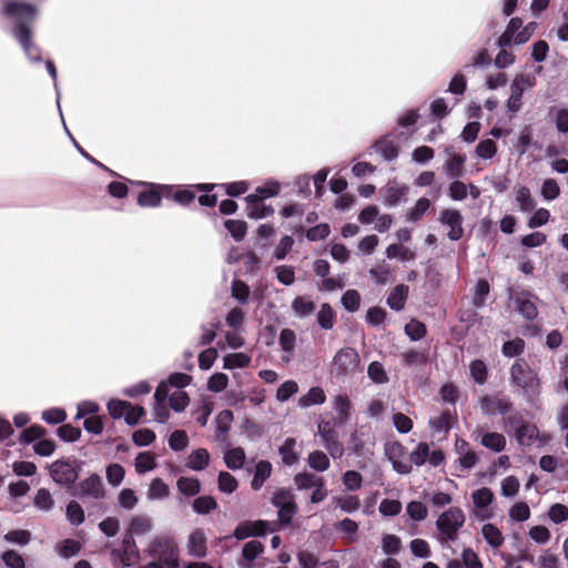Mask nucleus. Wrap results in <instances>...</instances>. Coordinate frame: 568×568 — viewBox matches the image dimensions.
<instances>
[{
	"label": "nucleus",
	"instance_id": "f257e3e1",
	"mask_svg": "<svg viewBox=\"0 0 568 568\" xmlns=\"http://www.w3.org/2000/svg\"><path fill=\"white\" fill-rule=\"evenodd\" d=\"M152 560L139 568H180V550L175 539L170 535L155 536L146 548Z\"/></svg>",
	"mask_w": 568,
	"mask_h": 568
},
{
	"label": "nucleus",
	"instance_id": "f03ea898",
	"mask_svg": "<svg viewBox=\"0 0 568 568\" xmlns=\"http://www.w3.org/2000/svg\"><path fill=\"white\" fill-rule=\"evenodd\" d=\"M510 381L523 389L527 403L535 405L540 393L537 375L523 359H517L510 368Z\"/></svg>",
	"mask_w": 568,
	"mask_h": 568
},
{
	"label": "nucleus",
	"instance_id": "7ed1b4c3",
	"mask_svg": "<svg viewBox=\"0 0 568 568\" xmlns=\"http://www.w3.org/2000/svg\"><path fill=\"white\" fill-rule=\"evenodd\" d=\"M2 14L14 23L11 32L16 38L18 30H32L31 24L37 20L38 8L29 2L10 0L4 3Z\"/></svg>",
	"mask_w": 568,
	"mask_h": 568
},
{
	"label": "nucleus",
	"instance_id": "20e7f679",
	"mask_svg": "<svg viewBox=\"0 0 568 568\" xmlns=\"http://www.w3.org/2000/svg\"><path fill=\"white\" fill-rule=\"evenodd\" d=\"M466 516L459 507H450L440 514L435 523L438 530L437 540L445 547L448 542L458 538V532L464 526Z\"/></svg>",
	"mask_w": 568,
	"mask_h": 568
},
{
	"label": "nucleus",
	"instance_id": "39448f33",
	"mask_svg": "<svg viewBox=\"0 0 568 568\" xmlns=\"http://www.w3.org/2000/svg\"><path fill=\"white\" fill-rule=\"evenodd\" d=\"M504 429L507 433L513 432L517 443L520 446H530L539 437L538 427L527 422L520 413H513L503 418Z\"/></svg>",
	"mask_w": 568,
	"mask_h": 568
},
{
	"label": "nucleus",
	"instance_id": "423d86ee",
	"mask_svg": "<svg viewBox=\"0 0 568 568\" xmlns=\"http://www.w3.org/2000/svg\"><path fill=\"white\" fill-rule=\"evenodd\" d=\"M359 355L353 347H343L334 355L331 373L337 378L349 376L358 369Z\"/></svg>",
	"mask_w": 568,
	"mask_h": 568
},
{
	"label": "nucleus",
	"instance_id": "0eeeda50",
	"mask_svg": "<svg viewBox=\"0 0 568 568\" xmlns=\"http://www.w3.org/2000/svg\"><path fill=\"white\" fill-rule=\"evenodd\" d=\"M274 507L277 508L278 519L282 524L288 525L296 513L294 495L290 489L276 490L271 499Z\"/></svg>",
	"mask_w": 568,
	"mask_h": 568
},
{
	"label": "nucleus",
	"instance_id": "6e6552de",
	"mask_svg": "<svg viewBox=\"0 0 568 568\" xmlns=\"http://www.w3.org/2000/svg\"><path fill=\"white\" fill-rule=\"evenodd\" d=\"M480 408L485 415H501L504 418L513 413H519L514 409V404L505 395H485L480 398Z\"/></svg>",
	"mask_w": 568,
	"mask_h": 568
},
{
	"label": "nucleus",
	"instance_id": "1a4fd4ad",
	"mask_svg": "<svg viewBox=\"0 0 568 568\" xmlns=\"http://www.w3.org/2000/svg\"><path fill=\"white\" fill-rule=\"evenodd\" d=\"M111 555L114 557V568L130 567L133 561L140 558V552L136 547L132 534H125L120 549H113Z\"/></svg>",
	"mask_w": 568,
	"mask_h": 568
},
{
	"label": "nucleus",
	"instance_id": "9d476101",
	"mask_svg": "<svg viewBox=\"0 0 568 568\" xmlns=\"http://www.w3.org/2000/svg\"><path fill=\"white\" fill-rule=\"evenodd\" d=\"M517 312L527 321H534L538 316L536 302L538 297L527 291L510 293Z\"/></svg>",
	"mask_w": 568,
	"mask_h": 568
},
{
	"label": "nucleus",
	"instance_id": "9b49d317",
	"mask_svg": "<svg viewBox=\"0 0 568 568\" xmlns=\"http://www.w3.org/2000/svg\"><path fill=\"white\" fill-rule=\"evenodd\" d=\"M536 83L534 77L528 74H520L515 78L510 85V97L507 101V109L510 112H517L521 108V98L525 89L532 88Z\"/></svg>",
	"mask_w": 568,
	"mask_h": 568
},
{
	"label": "nucleus",
	"instance_id": "f8f14e48",
	"mask_svg": "<svg viewBox=\"0 0 568 568\" xmlns=\"http://www.w3.org/2000/svg\"><path fill=\"white\" fill-rule=\"evenodd\" d=\"M270 528V523L266 520H245L240 523L234 531L232 537L236 540H244L248 537H262L265 536ZM231 536H225L224 539H230Z\"/></svg>",
	"mask_w": 568,
	"mask_h": 568
},
{
	"label": "nucleus",
	"instance_id": "ddd939ff",
	"mask_svg": "<svg viewBox=\"0 0 568 568\" xmlns=\"http://www.w3.org/2000/svg\"><path fill=\"white\" fill-rule=\"evenodd\" d=\"M50 475L52 479L63 486H69L78 479V470L73 463L68 460H55L50 466Z\"/></svg>",
	"mask_w": 568,
	"mask_h": 568
},
{
	"label": "nucleus",
	"instance_id": "4468645a",
	"mask_svg": "<svg viewBox=\"0 0 568 568\" xmlns=\"http://www.w3.org/2000/svg\"><path fill=\"white\" fill-rule=\"evenodd\" d=\"M78 489V497L83 500L87 498L99 500L105 496L102 479L98 474H92L88 478L80 481Z\"/></svg>",
	"mask_w": 568,
	"mask_h": 568
},
{
	"label": "nucleus",
	"instance_id": "2eb2a0df",
	"mask_svg": "<svg viewBox=\"0 0 568 568\" xmlns=\"http://www.w3.org/2000/svg\"><path fill=\"white\" fill-rule=\"evenodd\" d=\"M318 434L323 439V445L327 453L334 458H342L344 455L343 445L337 439V434L329 423L318 424Z\"/></svg>",
	"mask_w": 568,
	"mask_h": 568
},
{
	"label": "nucleus",
	"instance_id": "dca6fc26",
	"mask_svg": "<svg viewBox=\"0 0 568 568\" xmlns=\"http://www.w3.org/2000/svg\"><path fill=\"white\" fill-rule=\"evenodd\" d=\"M439 221L443 225L449 227V232L447 234L448 239L452 241H458L462 239L464 234L463 229V216L459 211L445 209L440 213Z\"/></svg>",
	"mask_w": 568,
	"mask_h": 568
},
{
	"label": "nucleus",
	"instance_id": "f3484780",
	"mask_svg": "<svg viewBox=\"0 0 568 568\" xmlns=\"http://www.w3.org/2000/svg\"><path fill=\"white\" fill-rule=\"evenodd\" d=\"M32 37V30H18V34L14 39L22 48L28 60L30 62L39 63L42 61L41 49L37 43H34Z\"/></svg>",
	"mask_w": 568,
	"mask_h": 568
},
{
	"label": "nucleus",
	"instance_id": "a211bd4d",
	"mask_svg": "<svg viewBox=\"0 0 568 568\" xmlns=\"http://www.w3.org/2000/svg\"><path fill=\"white\" fill-rule=\"evenodd\" d=\"M187 554L191 557L202 559L207 555L206 535L201 528L194 529L187 537Z\"/></svg>",
	"mask_w": 568,
	"mask_h": 568
},
{
	"label": "nucleus",
	"instance_id": "6ab92c4d",
	"mask_svg": "<svg viewBox=\"0 0 568 568\" xmlns=\"http://www.w3.org/2000/svg\"><path fill=\"white\" fill-rule=\"evenodd\" d=\"M465 162L466 155L464 154H453L445 162L443 170L447 178L449 179H460L465 175Z\"/></svg>",
	"mask_w": 568,
	"mask_h": 568
},
{
	"label": "nucleus",
	"instance_id": "aec40b11",
	"mask_svg": "<svg viewBox=\"0 0 568 568\" xmlns=\"http://www.w3.org/2000/svg\"><path fill=\"white\" fill-rule=\"evenodd\" d=\"M152 190L142 191L138 196V204L143 207H158L161 205L162 196L159 190H169L170 186L152 184Z\"/></svg>",
	"mask_w": 568,
	"mask_h": 568
},
{
	"label": "nucleus",
	"instance_id": "412c9836",
	"mask_svg": "<svg viewBox=\"0 0 568 568\" xmlns=\"http://www.w3.org/2000/svg\"><path fill=\"white\" fill-rule=\"evenodd\" d=\"M282 462L286 466H293L300 459V453L296 450V439L288 437L278 448Z\"/></svg>",
	"mask_w": 568,
	"mask_h": 568
},
{
	"label": "nucleus",
	"instance_id": "4be33fe9",
	"mask_svg": "<svg viewBox=\"0 0 568 568\" xmlns=\"http://www.w3.org/2000/svg\"><path fill=\"white\" fill-rule=\"evenodd\" d=\"M153 528L152 519L146 515L132 516L129 524V530L126 534L132 536H142L149 534Z\"/></svg>",
	"mask_w": 568,
	"mask_h": 568
},
{
	"label": "nucleus",
	"instance_id": "5701e85b",
	"mask_svg": "<svg viewBox=\"0 0 568 568\" xmlns=\"http://www.w3.org/2000/svg\"><path fill=\"white\" fill-rule=\"evenodd\" d=\"M408 286L405 284L396 285L387 296L386 304L394 311H402L408 296Z\"/></svg>",
	"mask_w": 568,
	"mask_h": 568
},
{
	"label": "nucleus",
	"instance_id": "b1692460",
	"mask_svg": "<svg viewBox=\"0 0 568 568\" xmlns=\"http://www.w3.org/2000/svg\"><path fill=\"white\" fill-rule=\"evenodd\" d=\"M292 311L298 318H304L312 315L315 311V303L310 296H296L292 301Z\"/></svg>",
	"mask_w": 568,
	"mask_h": 568
},
{
	"label": "nucleus",
	"instance_id": "393cba45",
	"mask_svg": "<svg viewBox=\"0 0 568 568\" xmlns=\"http://www.w3.org/2000/svg\"><path fill=\"white\" fill-rule=\"evenodd\" d=\"M515 201L520 212H531L536 206V201L531 196L530 190L525 185L515 189Z\"/></svg>",
	"mask_w": 568,
	"mask_h": 568
},
{
	"label": "nucleus",
	"instance_id": "a878e982",
	"mask_svg": "<svg viewBox=\"0 0 568 568\" xmlns=\"http://www.w3.org/2000/svg\"><path fill=\"white\" fill-rule=\"evenodd\" d=\"M233 413L230 409L221 410L216 418V439L221 443L226 442L225 434L231 429Z\"/></svg>",
	"mask_w": 568,
	"mask_h": 568
},
{
	"label": "nucleus",
	"instance_id": "bb28decb",
	"mask_svg": "<svg viewBox=\"0 0 568 568\" xmlns=\"http://www.w3.org/2000/svg\"><path fill=\"white\" fill-rule=\"evenodd\" d=\"M271 473H272V465H271V463L267 462V460H260L255 465L254 477H253V479L251 481L252 489L258 490L263 486L265 480L267 478H270Z\"/></svg>",
	"mask_w": 568,
	"mask_h": 568
},
{
	"label": "nucleus",
	"instance_id": "cd10ccee",
	"mask_svg": "<svg viewBox=\"0 0 568 568\" xmlns=\"http://www.w3.org/2000/svg\"><path fill=\"white\" fill-rule=\"evenodd\" d=\"M280 189H281L280 183H277L275 181H271V182L265 183L262 186L256 187L255 192L252 194H248L245 200L246 201H257V200L263 201L265 199L277 195L280 192Z\"/></svg>",
	"mask_w": 568,
	"mask_h": 568
},
{
	"label": "nucleus",
	"instance_id": "c85d7f7f",
	"mask_svg": "<svg viewBox=\"0 0 568 568\" xmlns=\"http://www.w3.org/2000/svg\"><path fill=\"white\" fill-rule=\"evenodd\" d=\"M325 400H326V395H325L324 390L321 387L315 386V387L310 388V390L305 395L300 397L298 406L301 408H307L313 405H321V404L325 403Z\"/></svg>",
	"mask_w": 568,
	"mask_h": 568
},
{
	"label": "nucleus",
	"instance_id": "c756f323",
	"mask_svg": "<svg viewBox=\"0 0 568 568\" xmlns=\"http://www.w3.org/2000/svg\"><path fill=\"white\" fill-rule=\"evenodd\" d=\"M481 534L486 542L491 548H499L504 544V536L499 528L495 526L494 524H485L481 527Z\"/></svg>",
	"mask_w": 568,
	"mask_h": 568
},
{
	"label": "nucleus",
	"instance_id": "7c9ffc66",
	"mask_svg": "<svg viewBox=\"0 0 568 568\" xmlns=\"http://www.w3.org/2000/svg\"><path fill=\"white\" fill-rule=\"evenodd\" d=\"M247 207H246V214L250 219H264L274 213V210L270 205H265L262 203V201H246Z\"/></svg>",
	"mask_w": 568,
	"mask_h": 568
},
{
	"label": "nucleus",
	"instance_id": "2f4dec72",
	"mask_svg": "<svg viewBox=\"0 0 568 568\" xmlns=\"http://www.w3.org/2000/svg\"><path fill=\"white\" fill-rule=\"evenodd\" d=\"M480 443L484 447L496 453H500L506 447L505 436L495 432L484 434Z\"/></svg>",
	"mask_w": 568,
	"mask_h": 568
},
{
	"label": "nucleus",
	"instance_id": "473e14b6",
	"mask_svg": "<svg viewBox=\"0 0 568 568\" xmlns=\"http://www.w3.org/2000/svg\"><path fill=\"white\" fill-rule=\"evenodd\" d=\"M209 452L204 448H200L190 454L186 466L193 470H202L209 465Z\"/></svg>",
	"mask_w": 568,
	"mask_h": 568
},
{
	"label": "nucleus",
	"instance_id": "72a5a7b5",
	"mask_svg": "<svg viewBox=\"0 0 568 568\" xmlns=\"http://www.w3.org/2000/svg\"><path fill=\"white\" fill-rule=\"evenodd\" d=\"M334 409L337 414V420L341 425L349 419L351 400L346 395H337L333 402Z\"/></svg>",
	"mask_w": 568,
	"mask_h": 568
},
{
	"label": "nucleus",
	"instance_id": "f704fd0d",
	"mask_svg": "<svg viewBox=\"0 0 568 568\" xmlns=\"http://www.w3.org/2000/svg\"><path fill=\"white\" fill-rule=\"evenodd\" d=\"M316 321L321 328L325 331L332 329L334 327L335 313L329 304L324 303L321 305Z\"/></svg>",
	"mask_w": 568,
	"mask_h": 568
},
{
	"label": "nucleus",
	"instance_id": "c9c22d12",
	"mask_svg": "<svg viewBox=\"0 0 568 568\" xmlns=\"http://www.w3.org/2000/svg\"><path fill=\"white\" fill-rule=\"evenodd\" d=\"M404 365L407 367H419L424 366L428 361V355L426 352L422 351H406L400 354Z\"/></svg>",
	"mask_w": 568,
	"mask_h": 568
},
{
	"label": "nucleus",
	"instance_id": "e433bc0d",
	"mask_svg": "<svg viewBox=\"0 0 568 568\" xmlns=\"http://www.w3.org/2000/svg\"><path fill=\"white\" fill-rule=\"evenodd\" d=\"M385 253L388 258H398L402 262L414 261L416 258L415 252L402 244L388 245Z\"/></svg>",
	"mask_w": 568,
	"mask_h": 568
},
{
	"label": "nucleus",
	"instance_id": "4c0bfd02",
	"mask_svg": "<svg viewBox=\"0 0 568 568\" xmlns=\"http://www.w3.org/2000/svg\"><path fill=\"white\" fill-rule=\"evenodd\" d=\"M245 453L243 448L236 447L225 452L224 462L230 469H241L244 465Z\"/></svg>",
	"mask_w": 568,
	"mask_h": 568
},
{
	"label": "nucleus",
	"instance_id": "58836bf2",
	"mask_svg": "<svg viewBox=\"0 0 568 568\" xmlns=\"http://www.w3.org/2000/svg\"><path fill=\"white\" fill-rule=\"evenodd\" d=\"M322 480V477L307 471L298 473L294 477V484L300 490L314 488L316 485H321Z\"/></svg>",
	"mask_w": 568,
	"mask_h": 568
},
{
	"label": "nucleus",
	"instance_id": "ea45409f",
	"mask_svg": "<svg viewBox=\"0 0 568 568\" xmlns=\"http://www.w3.org/2000/svg\"><path fill=\"white\" fill-rule=\"evenodd\" d=\"M308 466L315 471L323 473L329 468V459L322 450H314L307 457Z\"/></svg>",
	"mask_w": 568,
	"mask_h": 568
},
{
	"label": "nucleus",
	"instance_id": "a19ab883",
	"mask_svg": "<svg viewBox=\"0 0 568 568\" xmlns=\"http://www.w3.org/2000/svg\"><path fill=\"white\" fill-rule=\"evenodd\" d=\"M453 415L450 412L445 410L438 417L429 420L430 428L438 434H446L452 427Z\"/></svg>",
	"mask_w": 568,
	"mask_h": 568
},
{
	"label": "nucleus",
	"instance_id": "79ce46f5",
	"mask_svg": "<svg viewBox=\"0 0 568 568\" xmlns=\"http://www.w3.org/2000/svg\"><path fill=\"white\" fill-rule=\"evenodd\" d=\"M375 151L381 154L386 161H393L398 156L396 145L386 138L378 140L375 145Z\"/></svg>",
	"mask_w": 568,
	"mask_h": 568
},
{
	"label": "nucleus",
	"instance_id": "37998d69",
	"mask_svg": "<svg viewBox=\"0 0 568 568\" xmlns=\"http://www.w3.org/2000/svg\"><path fill=\"white\" fill-rule=\"evenodd\" d=\"M65 516H67V519L69 520V523L73 526H80L81 524H83V521L85 519L83 508L75 500H71L67 505Z\"/></svg>",
	"mask_w": 568,
	"mask_h": 568
},
{
	"label": "nucleus",
	"instance_id": "c03bdc74",
	"mask_svg": "<svg viewBox=\"0 0 568 568\" xmlns=\"http://www.w3.org/2000/svg\"><path fill=\"white\" fill-rule=\"evenodd\" d=\"M178 489L185 496H195L201 490V484L196 478L180 477L176 481Z\"/></svg>",
	"mask_w": 568,
	"mask_h": 568
},
{
	"label": "nucleus",
	"instance_id": "a18cd8bd",
	"mask_svg": "<svg viewBox=\"0 0 568 568\" xmlns=\"http://www.w3.org/2000/svg\"><path fill=\"white\" fill-rule=\"evenodd\" d=\"M471 498L476 508L485 509L493 503L494 494L489 488L481 487L473 491Z\"/></svg>",
	"mask_w": 568,
	"mask_h": 568
},
{
	"label": "nucleus",
	"instance_id": "49530a36",
	"mask_svg": "<svg viewBox=\"0 0 568 568\" xmlns=\"http://www.w3.org/2000/svg\"><path fill=\"white\" fill-rule=\"evenodd\" d=\"M193 510L200 515H206L217 508V503L212 496H200L193 500Z\"/></svg>",
	"mask_w": 568,
	"mask_h": 568
},
{
	"label": "nucleus",
	"instance_id": "de8ad7c7",
	"mask_svg": "<svg viewBox=\"0 0 568 568\" xmlns=\"http://www.w3.org/2000/svg\"><path fill=\"white\" fill-rule=\"evenodd\" d=\"M80 550L81 542L74 539H64L57 546L58 555L64 559L78 555Z\"/></svg>",
	"mask_w": 568,
	"mask_h": 568
},
{
	"label": "nucleus",
	"instance_id": "09e8293b",
	"mask_svg": "<svg viewBox=\"0 0 568 568\" xmlns=\"http://www.w3.org/2000/svg\"><path fill=\"white\" fill-rule=\"evenodd\" d=\"M402 548V540L393 534H385L382 537V550L385 555L395 556L399 554Z\"/></svg>",
	"mask_w": 568,
	"mask_h": 568
},
{
	"label": "nucleus",
	"instance_id": "8fccbe9b",
	"mask_svg": "<svg viewBox=\"0 0 568 568\" xmlns=\"http://www.w3.org/2000/svg\"><path fill=\"white\" fill-rule=\"evenodd\" d=\"M169 496V486L161 479L155 478L151 481L148 498L150 500H160Z\"/></svg>",
	"mask_w": 568,
	"mask_h": 568
},
{
	"label": "nucleus",
	"instance_id": "3c124183",
	"mask_svg": "<svg viewBox=\"0 0 568 568\" xmlns=\"http://www.w3.org/2000/svg\"><path fill=\"white\" fill-rule=\"evenodd\" d=\"M33 505L39 510L50 511L54 506V500L48 489L40 488L34 496Z\"/></svg>",
	"mask_w": 568,
	"mask_h": 568
},
{
	"label": "nucleus",
	"instance_id": "603ef678",
	"mask_svg": "<svg viewBox=\"0 0 568 568\" xmlns=\"http://www.w3.org/2000/svg\"><path fill=\"white\" fill-rule=\"evenodd\" d=\"M223 361V367L225 369H233L246 367L250 364L251 358L244 353H234L226 355Z\"/></svg>",
	"mask_w": 568,
	"mask_h": 568
},
{
	"label": "nucleus",
	"instance_id": "864d4df0",
	"mask_svg": "<svg viewBox=\"0 0 568 568\" xmlns=\"http://www.w3.org/2000/svg\"><path fill=\"white\" fill-rule=\"evenodd\" d=\"M155 459L154 456L149 452L140 453L135 458V470L139 474H144L146 471L155 468Z\"/></svg>",
	"mask_w": 568,
	"mask_h": 568
},
{
	"label": "nucleus",
	"instance_id": "5fc2aeb1",
	"mask_svg": "<svg viewBox=\"0 0 568 568\" xmlns=\"http://www.w3.org/2000/svg\"><path fill=\"white\" fill-rule=\"evenodd\" d=\"M430 207V201L426 197H420L415 206L407 212L406 220L410 222L419 221Z\"/></svg>",
	"mask_w": 568,
	"mask_h": 568
},
{
	"label": "nucleus",
	"instance_id": "6e6d98bb",
	"mask_svg": "<svg viewBox=\"0 0 568 568\" xmlns=\"http://www.w3.org/2000/svg\"><path fill=\"white\" fill-rule=\"evenodd\" d=\"M169 402H170V407L174 412L180 413L186 408V406L189 405L190 398H189V395L184 390L178 389V390H174L170 395Z\"/></svg>",
	"mask_w": 568,
	"mask_h": 568
},
{
	"label": "nucleus",
	"instance_id": "4d7b16f0",
	"mask_svg": "<svg viewBox=\"0 0 568 568\" xmlns=\"http://www.w3.org/2000/svg\"><path fill=\"white\" fill-rule=\"evenodd\" d=\"M224 226L235 241H242L246 234L247 227L244 221L226 220Z\"/></svg>",
	"mask_w": 568,
	"mask_h": 568
},
{
	"label": "nucleus",
	"instance_id": "13d9d810",
	"mask_svg": "<svg viewBox=\"0 0 568 568\" xmlns=\"http://www.w3.org/2000/svg\"><path fill=\"white\" fill-rule=\"evenodd\" d=\"M341 302L346 311L354 313L359 308L361 295L356 290H347L343 294Z\"/></svg>",
	"mask_w": 568,
	"mask_h": 568
},
{
	"label": "nucleus",
	"instance_id": "bf43d9fd",
	"mask_svg": "<svg viewBox=\"0 0 568 568\" xmlns=\"http://www.w3.org/2000/svg\"><path fill=\"white\" fill-rule=\"evenodd\" d=\"M219 327L220 322L217 321L201 325L202 334L199 339V345L206 346L211 344L216 336V331Z\"/></svg>",
	"mask_w": 568,
	"mask_h": 568
},
{
	"label": "nucleus",
	"instance_id": "052dcab7",
	"mask_svg": "<svg viewBox=\"0 0 568 568\" xmlns=\"http://www.w3.org/2000/svg\"><path fill=\"white\" fill-rule=\"evenodd\" d=\"M497 152V144L491 139L483 140L476 146L475 153L484 160L491 159Z\"/></svg>",
	"mask_w": 568,
	"mask_h": 568
},
{
	"label": "nucleus",
	"instance_id": "680f3d73",
	"mask_svg": "<svg viewBox=\"0 0 568 568\" xmlns=\"http://www.w3.org/2000/svg\"><path fill=\"white\" fill-rule=\"evenodd\" d=\"M489 284L486 280H479L475 285V294L473 297V304L476 307H483L485 305L486 298L489 294Z\"/></svg>",
	"mask_w": 568,
	"mask_h": 568
},
{
	"label": "nucleus",
	"instance_id": "e2e57ef3",
	"mask_svg": "<svg viewBox=\"0 0 568 568\" xmlns=\"http://www.w3.org/2000/svg\"><path fill=\"white\" fill-rule=\"evenodd\" d=\"M124 474V468L120 464H110L105 470L108 483L114 487L123 481Z\"/></svg>",
	"mask_w": 568,
	"mask_h": 568
},
{
	"label": "nucleus",
	"instance_id": "0e129e2a",
	"mask_svg": "<svg viewBox=\"0 0 568 568\" xmlns=\"http://www.w3.org/2000/svg\"><path fill=\"white\" fill-rule=\"evenodd\" d=\"M429 456V445L427 443H419L417 447L410 453L409 462L416 466H423Z\"/></svg>",
	"mask_w": 568,
	"mask_h": 568
},
{
	"label": "nucleus",
	"instance_id": "69168bd1",
	"mask_svg": "<svg viewBox=\"0 0 568 568\" xmlns=\"http://www.w3.org/2000/svg\"><path fill=\"white\" fill-rule=\"evenodd\" d=\"M219 489L225 494H232L237 488V480L227 471H221L217 478Z\"/></svg>",
	"mask_w": 568,
	"mask_h": 568
},
{
	"label": "nucleus",
	"instance_id": "338daca9",
	"mask_svg": "<svg viewBox=\"0 0 568 568\" xmlns=\"http://www.w3.org/2000/svg\"><path fill=\"white\" fill-rule=\"evenodd\" d=\"M405 333L412 341H420L426 335V326L417 320H412L405 325Z\"/></svg>",
	"mask_w": 568,
	"mask_h": 568
},
{
	"label": "nucleus",
	"instance_id": "774afa93",
	"mask_svg": "<svg viewBox=\"0 0 568 568\" xmlns=\"http://www.w3.org/2000/svg\"><path fill=\"white\" fill-rule=\"evenodd\" d=\"M264 550V546L257 540L247 541L242 548V557L246 561H253Z\"/></svg>",
	"mask_w": 568,
	"mask_h": 568
}]
</instances>
